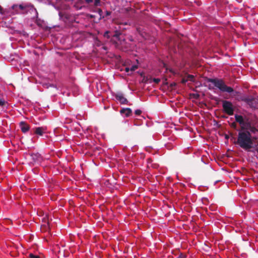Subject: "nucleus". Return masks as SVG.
<instances>
[{"label": "nucleus", "mask_w": 258, "mask_h": 258, "mask_svg": "<svg viewBox=\"0 0 258 258\" xmlns=\"http://www.w3.org/2000/svg\"><path fill=\"white\" fill-rule=\"evenodd\" d=\"M177 258H186V255L185 254L181 253Z\"/></svg>", "instance_id": "6ab92c4d"}, {"label": "nucleus", "mask_w": 258, "mask_h": 258, "mask_svg": "<svg viewBox=\"0 0 258 258\" xmlns=\"http://www.w3.org/2000/svg\"><path fill=\"white\" fill-rule=\"evenodd\" d=\"M235 126H236L235 123L234 122V123H232V126H233V127H235Z\"/></svg>", "instance_id": "a878e982"}, {"label": "nucleus", "mask_w": 258, "mask_h": 258, "mask_svg": "<svg viewBox=\"0 0 258 258\" xmlns=\"http://www.w3.org/2000/svg\"><path fill=\"white\" fill-rule=\"evenodd\" d=\"M34 130V134L39 136H42L46 132L47 127L46 126H41L36 127Z\"/></svg>", "instance_id": "0eeeda50"}, {"label": "nucleus", "mask_w": 258, "mask_h": 258, "mask_svg": "<svg viewBox=\"0 0 258 258\" xmlns=\"http://www.w3.org/2000/svg\"><path fill=\"white\" fill-rule=\"evenodd\" d=\"M223 111L228 115H232L234 113V108L232 103L230 101L224 100L222 103Z\"/></svg>", "instance_id": "20e7f679"}, {"label": "nucleus", "mask_w": 258, "mask_h": 258, "mask_svg": "<svg viewBox=\"0 0 258 258\" xmlns=\"http://www.w3.org/2000/svg\"><path fill=\"white\" fill-rule=\"evenodd\" d=\"M3 13V8L0 6V13L2 14Z\"/></svg>", "instance_id": "b1692460"}, {"label": "nucleus", "mask_w": 258, "mask_h": 258, "mask_svg": "<svg viewBox=\"0 0 258 258\" xmlns=\"http://www.w3.org/2000/svg\"><path fill=\"white\" fill-rule=\"evenodd\" d=\"M121 36V34H115L113 36L112 38V40L114 41L116 45L117 46H119V45H121L122 44V42L120 40V36Z\"/></svg>", "instance_id": "1a4fd4ad"}, {"label": "nucleus", "mask_w": 258, "mask_h": 258, "mask_svg": "<svg viewBox=\"0 0 258 258\" xmlns=\"http://www.w3.org/2000/svg\"><path fill=\"white\" fill-rule=\"evenodd\" d=\"M85 1L88 4L91 3L93 2L92 0H85Z\"/></svg>", "instance_id": "4be33fe9"}, {"label": "nucleus", "mask_w": 258, "mask_h": 258, "mask_svg": "<svg viewBox=\"0 0 258 258\" xmlns=\"http://www.w3.org/2000/svg\"><path fill=\"white\" fill-rule=\"evenodd\" d=\"M153 81L156 84H158L160 82V79L159 78H154Z\"/></svg>", "instance_id": "2eb2a0df"}, {"label": "nucleus", "mask_w": 258, "mask_h": 258, "mask_svg": "<svg viewBox=\"0 0 258 258\" xmlns=\"http://www.w3.org/2000/svg\"><path fill=\"white\" fill-rule=\"evenodd\" d=\"M258 136L252 137L248 131H240L238 133L237 143L245 151L258 146Z\"/></svg>", "instance_id": "f257e3e1"}, {"label": "nucleus", "mask_w": 258, "mask_h": 258, "mask_svg": "<svg viewBox=\"0 0 258 258\" xmlns=\"http://www.w3.org/2000/svg\"><path fill=\"white\" fill-rule=\"evenodd\" d=\"M29 257L30 258H40V257L38 255H35L32 253L29 254Z\"/></svg>", "instance_id": "f3484780"}, {"label": "nucleus", "mask_w": 258, "mask_h": 258, "mask_svg": "<svg viewBox=\"0 0 258 258\" xmlns=\"http://www.w3.org/2000/svg\"><path fill=\"white\" fill-rule=\"evenodd\" d=\"M235 121L239 123L241 131L244 130H247L250 126V121L248 117L242 116L241 115H235Z\"/></svg>", "instance_id": "7ed1b4c3"}, {"label": "nucleus", "mask_w": 258, "mask_h": 258, "mask_svg": "<svg viewBox=\"0 0 258 258\" xmlns=\"http://www.w3.org/2000/svg\"><path fill=\"white\" fill-rule=\"evenodd\" d=\"M20 127L21 131L24 133L27 132L30 130L29 125L25 121H21L20 123Z\"/></svg>", "instance_id": "6e6552de"}, {"label": "nucleus", "mask_w": 258, "mask_h": 258, "mask_svg": "<svg viewBox=\"0 0 258 258\" xmlns=\"http://www.w3.org/2000/svg\"><path fill=\"white\" fill-rule=\"evenodd\" d=\"M100 0H94V5L98 6L100 5Z\"/></svg>", "instance_id": "aec40b11"}, {"label": "nucleus", "mask_w": 258, "mask_h": 258, "mask_svg": "<svg viewBox=\"0 0 258 258\" xmlns=\"http://www.w3.org/2000/svg\"><path fill=\"white\" fill-rule=\"evenodd\" d=\"M120 113L124 115L125 117H129L132 114V111L129 108H122L120 110Z\"/></svg>", "instance_id": "9d476101"}, {"label": "nucleus", "mask_w": 258, "mask_h": 258, "mask_svg": "<svg viewBox=\"0 0 258 258\" xmlns=\"http://www.w3.org/2000/svg\"><path fill=\"white\" fill-rule=\"evenodd\" d=\"M187 81L195 82V76L192 75H188L185 76L182 80V82L185 83Z\"/></svg>", "instance_id": "9b49d317"}, {"label": "nucleus", "mask_w": 258, "mask_h": 258, "mask_svg": "<svg viewBox=\"0 0 258 258\" xmlns=\"http://www.w3.org/2000/svg\"><path fill=\"white\" fill-rule=\"evenodd\" d=\"M247 130H249L251 133L254 134H256L257 133H258V130H257L254 127L251 126V125L250 126V127H249V128Z\"/></svg>", "instance_id": "ddd939ff"}, {"label": "nucleus", "mask_w": 258, "mask_h": 258, "mask_svg": "<svg viewBox=\"0 0 258 258\" xmlns=\"http://www.w3.org/2000/svg\"><path fill=\"white\" fill-rule=\"evenodd\" d=\"M210 82L222 92H226L228 93H231L233 92V89L231 87L226 85L224 82L221 79H211Z\"/></svg>", "instance_id": "f03ea898"}, {"label": "nucleus", "mask_w": 258, "mask_h": 258, "mask_svg": "<svg viewBox=\"0 0 258 258\" xmlns=\"http://www.w3.org/2000/svg\"><path fill=\"white\" fill-rule=\"evenodd\" d=\"M115 99L121 104H127L128 101L121 93H117L114 95Z\"/></svg>", "instance_id": "423d86ee"}, {"label": "nucleus", "mask_w": 258, "mask_h": 258, "mask_svg": "<svg viewBox=\"0 0 258 258\" xmlns=\"http://www.w3.org/2000/svg\"><path fill=\"white\" fill-rule=\"evenodd\" d=\"M255 149V150L256 151V152L258 153V146H256V147L254 148Z\"/></svg>", "instance_id": "393cba45"}, {"label": "nucleus", "mask_w": 258, "mask_h": 258, "mask_svg": "<svg viewBox=\"0 0 258 258\" xmlns=\"http://www.w3.org/2000/svg\"><path fill=\"white\" fill-rule=\"evenodd\" d=\"M135 113L137 115H140L142 113V111L140 109H137L135 111Z\"/></svg>", "instance_id": "dca6fc26"}, {"label": "nucleus", "mask_w": 258, "mask_h": 258, "mask_svg": "<svg viewBox=\"0 0 258 258\" xmlns=\"http://www.w3.org/2000/svg\"><path fill=\"white\" fill-rule=\"evenodd\" d=\"M165 147L168 150H171L172 149H173L174 146L171 143H167L165 145Z\"/></svg>", "instance_id": "4468645a"}, {"label": "nucleus", "mask_w": 258, "mask_h": 258, "mask_svg": "<svg viewBox=\"0 0 258 258\" xmlns=\"http://www.w3.org/2000/svg\"><path fill=\"white\" fill-rule=\"evenodd\" d=\"M5 104V101L3 99H0V106H3Z\"/></svg>", "instance_id": "a211bd4d"}, {"label": "nucleus", "mask_w": 258, "mask_h": 258, "mask_svg": "<svg viewBox=\"0 0 258 258\" xmlns=\"http://www.w3.org/2000/svg\"><path fill=\"white\" fill-rule=\"evenodd\" d=\"M255 101V100H254V99H252L249 100L248 101V103H249L250 105H252V102L253 101Z\"/></svg>", "instance_id": "412c9836"}, {"label": "nucleus", "mask_w": 258, "mask_h": 258, "mask_svg": "<svg viewBox=\"0 0 258 258\" xmlns=\"http://www.w3.org/2000/svg\"><path fill=\"white\" fill-rule=\"evenodd\" d=\"M108 33L109 32L108 31H106L105 33V34H104V36L107 37H109V36L108 35Z\"/></svg>", "instance_id": "5701e85b"}, {"label": "nucleus", "mask_w": 258, "mask_h": 258, "mask_svg": "<svg viewBox=\"0 0 258 258\" xmlns=\"http://www.w3.org/2000/svg\"><path fill=\"white\" fill-rule=\"evenodd\" d=\"M138 69V66H136V65H134V66H133L131 68H125V71L126 72H128L130 70H131V71H135L136 70H137Z\"/></svg>", "instance_id": "f8f14e48"}, {"label": "nucleus", "mask_w": 258, "mask_h": 258, "mask_svg": "<svg viewBox=\"0 0 258 258\" xmlns=\"http://www.w3.org/2000/svg\"><path fill=\"white\" fill-rule=\"evenodd\" d=\"M19 8L23 14H27L28 12H33L35 10L32 5L26 4L20 5L19 6Z\"/></svg>", "instance_id": "39448f33"}]
</instances>
